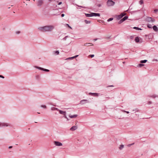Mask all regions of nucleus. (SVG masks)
Wrapping results in <instances>:
<instances>
[{
  "instance_id": "obj_42",
  "label": "nucleus",
  "mask_w": 158,
  "mask_h": 158,
  "mask_svg": "<svg viewBox=\"0 0 158 158\" xmlns=\"http://www.w3.org/2000/svg\"><path fill=\"white\" fill-rule=\"evenodd\" d=\"M54 110H58V109L57 108H54Z\"/></svg>"
},
{
  "instance_id": "obj_44",
  "label": "nucleus",
  "mask_w": 158,
  "mask_h": 158,
  "mask_svg": "<svg viewBox=\"0 0 158 158\" xmlns=\"http://www.w3.org/2000/svg\"><path fill=\"white\" fill-rule=\"evenodd\" d=\"M124 112L127 113V114L129 113V112H128V111H124Z\"/></svg>"
},
{
  "instance_id": "obj_30",
  "label": "nucleus",
  "mask_w": 158,
  "mask_h": 158,
  "mask_svg": "<svg viewBox=\"0 0 158 158\" xmlns=\"http://www.w3.org/2000/svg\"><path fill=\"white\" fill-rule=\"evenodd\" d=\"M41 107L43 108L44 109H46L47 108V106L45 105H42L41 106Z\"/></svg>"
},
{
  "instance_id": "obj_23",
  "label": "nucleus",
  "mask_w": 158,
  "mask_h": 158,
  "mask_svg": "<svg viewBox=\"0 0 158 158\" xmlns=\"http://www.w3.org/2000/svg\"><path fill=\"white\" fill-rule=\"evenodd\" d=\"M35 67L37 69H40V70H42V69H43V68H41V67H38V66H35Z\"/></svg>"
},
{
  "instance_id": "obj_49",
  "label": "nucleus",
  "mask_w": 158,
  "mask_h": 158,
  "mask_svg": "<svg viewBox=\"0 0 158 158\" xmlns=\"http://www.w3.org/2000/svg\"><path fill=\"white\" fill-rule=\"evenodd\" d=\"M98 6H99V7H100V6L101 5H100V4H99V5H98Z\"/></svg>"
},
{
  "instance_id": "obj_45",
  "label": "nucleus",
  "mask_w": 158,
  "mask_h": 158,
  "mask_svg": "<svg viewBox=\"0 0 158 158\" xmlns=\"http://www.w3.org/2000/svg\"><path fill=\"white\" fill-rule=\"evenodd\" d=\"M93 40L94 41H95L97 40V39H94Z\"/></svg>"
},
{
  "instance_id": "obj_51",
  "label": "nucleus",
  "mask_w": 158,
  "mask_h": 158,
  "mask_svg": "<svg viewBox=\"0 0 158 158\" xmlns=\"http://www.w3.org/2000/svg\"><path fill=\"white\" fill-rule=\"evenodd\" d=\"M109 86V87H111V86H113V85H110V86Z\"/></svg>"
},
{
  "instance_id": "obj_8",
  "label": "nucleus",
  "mask_w": 158,
  "mask_h": 158,
  "mask_svg": "<svg viewBox=\"0 0 158 158\" xmlns=\"http://www.w3.org/2000/svg\"><path fill=\"white\" fill-rule=\"evenodd\" d=\"M92 16H100V14L95 13H92Z\"/></svg>"
},
{
  "instance_id": "obj_2",
  "label": "nucleus",
  "mask_w": 158,
  "mask_h": 158,
  "mask_svg": "<svg viewBox=\"0 0 158 158\" xmlns=\"http://www.w3.org/2000/svg\"><path fill=\"white\" fill-rule=\"evenodd\" d=\"M115 4V2L111 0H108L107 2V4L108 6H113Z\"/></svg>"
},
{
  "instance_id": "obj_36",
  "label": "nucleus",
  "mask_w": 158,
  "mask_h": 158,
  "mask_svg": "<svg viewBox=\"0 0 158 158\" xmlns=\"http://www.w3.org/2000/svg\"><path fill=\"white\" fill-rule=\"evenodd\" d=\"M122 21L123 20H122V19H121L120 21H119V23H121L123 22V21Z\"/></svg>"
},
{
  "instance_id": "obj_6",
  "label": "nucleus",
  "mask_w": 158,
  "mask_h": 158,
  "mask_svg": "<svg viewBox=\"0 0 158 158\" xmlns=\"http://www.w3.org/2000/svg\"><path fill=\"white\" fill-rule=\"evenodd\" d=\"M77 128V126H73L72 127H71L70 129V130L72 131H75V130H76Z\"/></svg>"
},
{
  "instance_id": "obj_48",
  "label": "nucleus",
  "mask_w": 158,
  "mask_h": 158,
  "mask_svg": "<svg viewBox=\"0 0 158 158\" xmlns=\"http://www.w3.org/2000/svg\"><path fill=\"white\" fill-rule=\"evenodd\" d=\"M69 58H66L65 60H69Z\"/></svg>"
},
{
  "instance_id": "obj_12",
  "label": "nucleus",
  "mask_w": 158,
  "mask_h": 158,
  "mask_svg": "<svg viewBox=\"0 0 158 158\" xmlns=\"http://www.w3.org/2000/svg\"><path fill=\"white\" fill-rule=\"evenodd\" d=\"M85 15L87 17H92V13H91L90 14H85Z\"/></svg>"
},
{
  "instance_id": "obj_5",
  "label": "nucleus",
  "mask_w": 158,
  "mask_h": 158,
  "mask_svg": "<svg viewBox=\"0 0 158 158\" xmlns=\"http://www.w3.org/2000/svg\"><path fill=\"white\" fill-rule=\"evenodd\" d=\"M9 126V124L6 123H0V126Z\"/></svg>"
},
{
  "instance_id": "obj_25",
  "label": "nucleus",
  "mask_w": 158,
  "mask_h": 158,
  "mask_svg": "<svg viewBox=\"0 0 158 158\" xmlns=\"http://www.w3.org/2000/svg\"><path fill=\"white\" fill-rule=\"evenodd\" d=\"M147 27L149 28H152V25L150 24H148L147 25Z\"/></svg>"
},
{
  "instance_id": "obj_19",
  "label": "nucleus",
  "mask_w": 158,
  "mask_h": 158,
  "mask_svg": "<svg viewBox=\"0 0 158 158\" xmlns=\"http://www.w3.org/2000/svg\"><path fill=\"white\" fill-rule=\"evenodd\" d=\"M87 100H82L81 101V103L82 104H84L85 103L84 102L87 101Z\"/></svg>"
},
{
  "instance_id": "obj_38",
  "label": "nucleus",
  "mask_w": 158,
  "mask_h": 158,
  "mask_svg": "<svg viewBox=\"0 0 158 158\" xmlns=\"http://www.w3.org/2000/svg\"><path fill=\"white\" fill-rule=\"evenodd\" d=\"M68 36H66L64 38V40H65L67 38H68Z\"/></svg>"
},
{
  "instance_id": "obj_55",
  "label": "nucleus",
  "mask_w": 158,
  "mask_h": 158,
  "mask_svg": "<svg viewBox=\"0 0 158 158\" xmlns=\"http://www.w3.org/2000/svg\"><path fill=\"white\" fill-rule=\"evenodd\" d=\"M38 114H40V113H37Z\"/></svg>"
},
{
  "instance_id": "obj_41",
  "label": "nucleus",
  "mask_w": 158,
  "mask_h": 158,
  "mask_svg": "<svg viewBox=\"0 0 158 158\" xmlns=\"http://www.w3.org/2000/svg\"><path fill=\"white\" fill-rule=\"evenodd\" d=\"M64 14H61V16L62 17H64Z\"/></svg>"
},
{
  "instance_id": "obj_54",
  "label": "nucleus",
  "mask_w": 158,
  "mask_h": 158,
  "mask_svg": "<svg viewBox=\"0 0 158 158\" xmlns=\"http://www.w3.org/2000/svg\"><path fill=\"white\" fill-rule=\"evenodd\" d=\"M156 60V61H158L157 60Z\"/></svg>"
},
{
  "instance_id": "obj_13",
  "label": "nucleus",
  "mask_w": 158,
  "mask_h": 158,
  "mask_svg": "<svg viewBox=\"0 0 158 158\" xmlns=\"http://www.w3.org/2000/svg\"><path fill=\"white\" fill-rule=\"evenodd\" d=\"M77 116V115L75 114L74 115H70V118H76Z\"/></svg>"
},
{
  "instance_id": "obj_40",
  "label": "nucleus",
  "mask_w": 158,
  "mask_h": 158,
  "mask_svg": "<svg viewBox=\"0 0 158 158\" xmlns=\"http://www.w3.org/2000/svg\"><path fill=\"white\" fill-rule=\"evenodd\" d=\"M20 31H17V32H16V33L17 34H18L20 33Z\"/></svg>"
},
{
  "instance_id": "obj_11",
  "label": "nucleus",
  "mask_w": 158,
  "mask_h": 158,
  "mask_svg": "<svg viewBox=\"0 0 158 158\" xmlns=\"http://www.w3.org/2000/svg\"><path fill=\"white\" fill-rule=\"evenodd\" d=\"M153 29V30L156 31V32H158V28L156 26H154L152 27Z\"/></svg>"
},
{
  "instance_id": "obj_50",
  "label": "nucleus",
  "mask_w": 158,
  "mask_h": 158,
  "mask_svg": "<svg viewBox=\"0 0 158 158\" xmlns=\"http://www.w3.org/2000/svg\"><path fill=\"white\" fill-rule=\"evenodd\" d=\"M70 28L71 29H72V27L70 26Z\"/></svg>"
},
{
  "instance_id": "obj_7",
  "label": "nucleus",
  "mask_w": 158,
  "mask_h": 158,
  "mask_svg": "<svg viewBox=\"0 0 158 158\" xmlns=\"http://www.w3.org/2000/svg\"><path fill=\"white\" fill-rule=\"evenodd\" d=\"M43 0H39L38 3L37 4V5L38 6H41L43 3Z\"/></svg>"
},
{
  "instance_id": "obj_17",
  "label": "nucleus",
  "mask_w": 158,
  "mask_h": 158,
  "mask_svg": "<svg viewBox=\"0 0 158 158\" xmlns=\"http://www.w3.org/2000/svg\"><path fill=\"white\" fill-rule=\"evenodd\" d=\"M128 18V17L127 16H125L122 19V20H123L122 21H124L126 20Z\"/></svg>"
},
{
  "instance_id": "obj_9",
  "label": "nucleus",
  "mask_w": 158,
  "mask_h": 158,
  "mask_svg": "<svg viewBox=\"0 0 158 158\" xmlns=\"http://www.w3.org/2000/svg\"><path fill=\"white\" fill-rule=\"evenodd\" d=\"M125 14L124 13H121L120 15H118V19H121L123 16L125 15Z\"/></svg>"
},
{
  "instance_id": "obj_29",
  "label": "nucleus",
  "mask_w": 158,
  "mask_h": 158,
  "mask_svg": "<svg viewBox=\"0 0 158 158\" xmlns=\"http://www.w3.org/2000/svg\"><path fill=\"white\" fill-rule=\"evenodd\" d=\"M42 70H43L44 71H46V72H49V70L48 69H44V68H43Z\"/></svg>"
},
{
  "instance_id": "obj_16",
  "label": "nucleus",
  "mask_w": 158,
  "mask_h": 158,
  "mask_svg": "<svg viewBox=\"0 0 158 158\" xmlns=\"http://www.w3.org/2000/svg\"><path fill=\"white\" fill-rule=\"evenodd\" d=\"M59 51H54L53 52V54L55 55H58L59 54Z\"/></svg>"
},
{
  "instance_id": "obj_57",
  "label": "nucleus",
  "mask_w": 158,
  "mask_h": 158,
  "mask_svg": "<svg viewBox=\"0 0 158 158\" xmlns=\"http://www.w3.org/2000/svg\"><path fill=\"white\" fill-rule=\"evenodd\" d=\"M33 0V1H35V0Z\"/></svg>"
},
{
  "instance_id": "obj_53",
  "label": "nucleus",
  "mask_w": 158,
  "mask_h": 158,
  "mask_svg": "<svg viewBox=\"0 0 158 158\" xmlns=\"http://www.w3.org/2000/svg\"><path fill=\"white\" fill-rule=\"evenodd\" d=\"M81 7H83V8H85L84 7H83V6H81Z\"/></svg>"
},
{
  "instance_id": "obj_33",
  "label": "nucleus",
  "mask_w": 158,
  "mask_h": 158,
  "mask_svg": "<svg viewBox=\"0 0 158 158\" xmlns=\"http://www.w3.org/2000/svg\"><path fill=\"white\" fill-rule=\"evenodd\" d=\"M94 55H89V56H90V57H91V58H93V57H94Z\"/></svg>"
},
{
  "instance_id": "obj_18",
  "label": "nucleus",
  "mask_w": 158,
  "mask_h": 158,
  "mask_svg": "<svg viewBox=\"0 0 158 158\" xmlns=\"http://www.w3.org/2000/svg\"><path fill=\"white\" fill-rule=\"evenodd\" d=\"M147 60H141L140 61V62L141 63H145L146 62H147Z\"/></svg>"
},
{
  "instance_id": "obj_31",
  "label": "nucleus",
  "mask_w": 158,
  "mask_h": 158,
  "mask_svg": "<svg viewBox=\"0 0 158 158\" xmlns=\"http://www.w3.org/2000/svg\"><path fill=\"white\" fill-rule=\"evenodd\" d=\"M144 65V64H139L138 65V66H139V67H141L142 66H143Z\"/></svg>"
},
{
  "instance_id": "obj_22",
  "label": "nucleus",
  "mask_w": 158,
  "mask_h": 158,
  "mask_svg": "<svg viewBox=\"0 0 158 158\" xmlns=\"http://www.w3.org/2000/svg\"><path fill=\"white\" fill-rule=\"evenodd\" d=\"M124 147V145H120V147H119V149L120 150L122 149Z\"/></svg>"
},
{
  "instance_id": "obj_1",
  "label": "nucleus",
  "mask_w": 158,
  "mask_h": 158,
  "mask_svg": "<svg viewBox=\"0 0 158 158\" xmlns=\"http://www.w3.org/2000/svg\"><path fill=\"white\" fill-rule=\"evenodd\" d=\"M54 27L53 25L46 26L38 28V29L42 32L51 31L54 28Z\"/></svg>"
},
{
  "instance_id": "obj_32",
  "label": "nucleus",
  "mask_w": 158,
  "mask_h": 158,
  "mask_svg": "<svg viewBox=\"0 0 158 158\" xmlns=\"http://www.w3.org/2000/svg\"><path fill=\"white\" fill-rule=\"evenodd\" d=\"M65 27H69V25L68 24H64Z\"/></svg>"
},
{
  "instance_id": "obj_10",
  "label": "nucleus",
  "mask_w": 158,
  "mask_h": 158,
  "mask_svg": "<svg viewBox=\"0 0 158 158\" xmlns=\"http://www.w3.org/2000/svg\"><path fill=\"white\" fill-rule=\"evenodd\" d=\"M89 94L90 95H92L93 96H98V94L97 93H89Z\"/></svg>"
},
{
  "instance_id": "obj_39",
  "label": "nucleus",
  "mask_w": 158,
  "mask_h": 158,
  "mask_svg": "<svg viewBox=\"0 0 158 158\" xmlns=\"http://www.w3.org/2000/svg\"><path fill=\"white\" fill-rule=\"evenodd\" d=\"M62 2H59L58 3V5H61V4H62Z\"/></svg>"
},
{
  "instance_id": "obj_43",
  "label": "nucleus",
  "mask_w": 158,
  "mask_h": 158,
  "mask_svg": "<svg viewBox=\"0 0 158 158\" xmlns=\"http://www.w3.org/2000/svg\"><path fill=\"white\" fill-rule=\"evenodd\" d=\"M12 148V146H9V148Z\"/></svg>"
},
{
  "instance_id": "obj_46",
  "label": "nucleus",
  "mask_w": 158,
  "mask_h": 158,
  "mask_svg": "<svg viewBox=\"0 0 158 158\" xmlns=\"http://www.w3.org/2000/svg\"><path fill=\"white\" fill-rule=\"evenodd\" d=\"M151 103H152V102H151L150 101V102H148V104H151Z\"/></svg>"
},
{
  "instance_id": "obj_4",
  "label": "nucleus",
  "mask_w": 158,
  "mask_h": 158,
  "mask_svg": "<svg viewBox=\"0 0 158 158\" xmlns=\"http://www.w3.org/2000/svg\"><path fill=\"white\" fill-rule=\"evenodd\" d=\"M54 144L57 146H60L62 145V144L61 143L58 141H55L54 142Z\"/></svg>"
},
{
  "instance_id": "obj_37",
  "label": "nucleus",
  "mask_w": 158,
  "mask_h": 158,
  "mask_svg": "<svg viewBox=\"0 0 158 158\" xmlns=\"http://www.w3.org/2000/svg\"><path fill=\"white\" fill-rule=\"evenodd\" d=\"M0 77H1L2 78H4V76H3L2 75H0Z\"/></svg>"
},
{
  "instance_id": "obj_15",
  "label": "nucleus",
  "mask_w": 158,
  "mask_h": 158,
  "mask_svg": "<svg viewBox=\"0 0 158 158\" xmlns=\"http://www.w3.org/2000/svg\"><path fill=\"white\" fill-rule=\"evenodd\" d=\"M135 41L136 42L138 43L139 41V39L138 37H136L135 38Z\"/></svg>"
},
{
  "instance_id": "obj_56",
  "label": "nucleus",
  "mask_w": 158,
  "mask_h": 158,
  "mask_svg": "<svg viewBox=\"0 0 158 158\" xmlns=\"http://www.w3.org/2000/svg\"><path fill=\"white\" fill-rule=\"evenodd\" d=\"M8 8L9 9V8H10V7H8Z\"/></svg>"
},
{
  "instance_id": "obj_14",
  "label": "nucleus",
  "mask_w": 158,
  "mask_h": 158,
  "mask_svg": "<svg viewBox=\"0 0 158 158\" xmlns=\"http://www.w3.org/2000/svg\"><path fill=\"white\" fill-rule=\"evenodd\" d=\"M59 111L60 112V113L61 114H63L64 116L65 115V112L61 110H59Z\"/></svg>"
},
{
  "instance_id": "obj_35",
  "label": "nucleus",
  "mask_w": 158,
  "mask_h": 158,
  "mask_svg": "<svg viewBox=\"0 0 158 158\" xmlns=\"http://www.w3.org/2000/svg\"><path fill=\"white\" fill-rule=\"evenodd\" d=\"M151 97L152 98H155L156 97H158V96H157L153 95Z\"/></svg>"
},
{
  "instance_id": "obj_20",
  "label": "nucleus",
  "mask_w": 158,
  "mask_h": 158,
  "mask_svg": "<svg viewBox=\"0 0 158 158\" xmlns=\"http://www.w3.org/2000/svg\"><path fill=\"white\" fill-rule=\"evenodd\" d=\"M78 56V55H76L75 56H73V57H70V60H72V59H73L74 58H76Z\"/></svg>"
},
{
  "instance_id": "obj_26",
  "label": "nucleus",
  "mask_w": 158,
  "mask_h": 158,
  "mask_svg": "<svg viewBox=\"0 0 158 158\" xmlns=\"http://www.w3.org/2000/svg\"><path fill=\"white\" fill-rule=\"evenodd\" d=\"M134 29L137 30H141L142 29L138 27H135L133 28Z\"/></svg>"
},
{
  "instance_id": "obj_52",
  "label": "nucleus",
  "mask_w": 158,
  "mask_h": 158,
  "mask_svg": "<svg viewBox=\"0 0 158 158\" xmlns=\"http://www.w3.org/2000/svg\"><path fill=\"white\" fill-rule=\"evenodd\" d=\"M134 144V143H132V144H131V145H133Z\"/></svg>"
},
{
  "instance_id": "obj_24",
  "label": "nucleus",
  "mask_w": 158,
  "mask_h": 158,
  "mask_svg": "<svg viewBox=\"0 0 158 158\" xmlns=\"http://www.w3.org/2000/svg\"><path fill=\"white\" fill-rule=\"evenodd\" d=\"M85 23L86 24H88V23H90V21H88V20H85Z\"/></svg>"
},
{
  "instance_id": "obj_27",
  "label": "nucleus",
  "mask_w": 158,
  "mask_h": 158,
  "mask_svg": "<svg viewBox=\"0 0 158 158\" xmlns=\"http://www.w3.org/2000/svg\"><path fill=\"white\" fill-rule=\"evenodd\" d=\"M139 3L140 5H142L143 3V0H140L139 2Z\"/></svg>"
},
{
  "instance_id": "obj_3",
  "label": "nucleus",
  "mask_w": 158,
  "mask_h": 158,
  "mask_svg": "<svg viewBox=\"0 0 158 158\" xmlns=\"http://www.w3.org/2000/svg\"><path fill=\"white\" fill-rule=\"evenodd\" d=\"M146 21L148 22L153 23L155 22V20L152 17H147L146 19Z\"/></svg>"
},
{
  "instance_id": "obj_28",
  "label": "nucleus",
  "mask_w": 158,
  "mask_h": 158,
  "mask_svg": "<svg viewBox=\"0 0 158 158\" xmlns=\"http://www.w3.org/2000/svg\"><path fill=\"white\" fill-rule=\"evenodd\" d=\"M113 18H110V19H108L107 20V21L108 22L110 21H111L112 20H113Z\"/></svg>"
},
{
  "instance_id": "obj_21",
  "label": "nucleus",
  "mask_w": 158,
  "mask_h": 158,
  "mask_svg": "<svg viewBox=\"0 0 158 158\" xmlns=\"http://www.w3.org/2000/svg\"><path fill=\"white\" fill-rule=\"evenodd\" d=\"M89 44H92L90 43H86L84 44V46H89Z\"/></svg>"
},
{
  "instance_id": "obj_34",
  "label": "nucleus",
  "mask_w": 158,
  "mask_h": 158,
  "mask_svg": "<svg viewBox=\"0 0 158 158\" xmlns=\"http://www.w3.org/2000/svg\"><path fill=\"white\" fill-rule=\"evenodd\" d=\"M154 11L155 13H156L158 12V9H155L154 10Z\"/></svg>"
},
{
  "instance_id": "obj_47",
  "label": "nucleus",
  "mask_w": 158,
  "mask_h": 158,
  "mask_svg": "<svg viewBox=\"0 0 158 158\" xmlns=\"http://www.w3.org/2000/svg\"><path fill=\"white\" fill-rule=\"evenodd\" d=\"M131 145V144H129V145H128V147H130Z\"/></svg>"
}]
</instances>
